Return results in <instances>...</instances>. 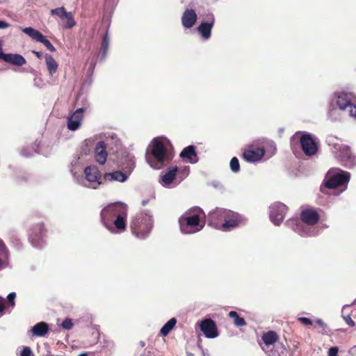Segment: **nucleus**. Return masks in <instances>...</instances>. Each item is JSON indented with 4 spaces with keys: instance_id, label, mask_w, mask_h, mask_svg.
<instances>
[{
    "instance_id": "f257e3e1",
    "label": "nucleus",
    "mask_w": 356,
    "mask_h": 356,
    "mask_svg": "<svg viewBox=\"0 0 356 356\" xmlns=\"http://www.w3.org/2000/svg\"><path fill=\"white\" fill-rule=\"evenodd\" d=\"M105 227L113 233H121L125 230L127 207L120 202L111 204L104 207L101 213Z\"/></svg>"
},
{
    "instance_id": "f03ea898",
    "label": "nucleus",
    "mask_w": 356,
    "mask_h": 356,
    "mask_svg": "<svg viewBox=\"0 0 356 356\" xmlns=\"http://www.w3.org/2000/svg\"><path fill=\"white\" fill-rule=\"evenodd\" d=\"M204 212L200 207H193L184 212L179 218L181 233L194 234L202 230L204 222L201 220Z\"/></svg>"
},
{
    "instance_id": "7ed1b4c3",
    "label": "nucleus",
    "mask_w": 356,
    "mask_h": 356,
    "mask_svg": "<svg viewBox=\"0 0 356 356\" xmlns=\"http://www.w3.org/2000/svg\"><path fill=\"white\" fill-rule=\"evenodd\" d=\"M149 148L150 152L147 154L146 161L152 168L161 169L171 161V156L167 152L163 142L160 139H153Z\"/></svg>"
},
{
    "instance_id": "20e7f679",
    "label": "nucleus",
    "mask_w": 356,
    "mask_h": 356,
    "mask_svg": "<svg viewBox=\"0 0 356 356\" xmlns=\"http://www.w3.org/2000/svg\"><path fill=\"white\" fill-rule=\"evenodd\" d=\"M302 222H297L294 230L302 236H312L316 234L314 228L310 225L316 224L319 218L318 213L314 209H305L301 213Z\"/></svg>"
},
{
    "instance_id": "39448f33",
    "label": "nucleus",
    "mask_w": 356,
    "mask_h": 356,
    "mask_svg": "<svg viewBox=\"0 0 356 356\" xmlns=\"http://www.w3.org/2000/svg\"><path fill=\"white\" fill-rule=\"evenodd\" d=\"M334 102L341 111L356 119V97L352 92H338L334 94Z\"/></svg>"
},
{
    "instance_id": "423d86ee",
    "label": "nucleus",
    "mask_w": 356,
    "mask_h": 356,
    "mask_svg": "<svg viewBox=\"0 0 356 356\" xmlns=\"http://www.w3.org/2000/svg\"><path fill=\"white\" fill-rule=\"evenodd\" d=\"M152 227V216L147 213L137 214L131 222L132 233L139 238H145Z\"/></svg>"
},
{
    "instance_id": "0eeeda50",
    "label": "nucleus",
    "mask_w": 356,
    "mask_h": 356,
    "mask_svg": "<svg viewBox=\"0 0 356 356\" xmlns=\"http://www.w3.org/2000/svg\"><path fill=\"white\" fill-rule=\"evenodd\" d=\"M277 335L273 331H269L263 334L261 340L264 345L261 344L262 350L267 353L269 356H286L287 351L282 344H279L275 346L276 350H273L272 346H274L275 343L277 340Z\"/></svg>"
},
{
    "instance_id": "6e6552de",
    "label": "nucleus",
    "mask_w": 356,
    "mask_h": 356,
    "mask_svg": "<svg viewBox=\"0 0 356 356\" xmlns=\"http://www.w3.org/2000/svg\"><path fill=\"white\" fill-rule=\"evenodd\" d=\"M350 179V174L339 168L330 169L326 175L325 186L328 188L345 186Z\"/></svg>"
},
{
    "instance_id": "1a4fd4ad",
    "label": "nucleus",
    "mask_w": 356,
    "mask_h": 356,
    "mask_svg": "<svg viewBox=\"0 0 356 356\" xmlns=\"http://www.w3.org/2000/svg\"><path fill=\"white\" fill-rule=\"evenodd\" d=\"M86 181L88 182L87 187L97 188L101 184V174L97 167L95 165L86 167L84 170Z\"/></svg>"
},
{
    "instance_id": "9d476101",
    "label": "nucleus",
    "mask_w": 356,
    "mask_h": 356,
    "mask_svg": "<svg viewBox=\"0 0 356 356\" xmlns=\"http://www.w3.org/2000/svg\"><path fill=\"white\" fill-rule=\"evenodd\" d=\"M287 211V207L281 203L276 202L270 207V218L275 225H280L283 221Z\"/></svg>"
},
{
    "instance_id": "9b49d317",
    "label": "nucleus",
    "mask_w": 356,
    "mask_h": 356,
    "mask_svg": "<svg viewBox=\"0 0 356 356\" xmlns=\"http://www.w3.org/2000/svg\"><path fill=\"white\" fill-rule=\"evenodd\" d=\"M245 222V218L237 213L229 211L225 222L221 225L219 230L227 232L238 227Z\"/></svg>"
},
{
    "instance_id": "f8f14e48",
    "label": "nucleus",
    "mask_w": 356,
    "mask_h": 356,
    "mask_svg": "<svg viewBox=\"0 0 356 356\" xmlns=\"http://www.w3.org/2000/svg\"><path fill=\"white\" fill-rule=\"evenodd\" d=\"M300 142L302 151L307 156H313L316 153L317 143L311 134H303L300 138Z\"/></svg>"
},
{
    "instance_id": "ddd939ff",
    "label": "nucleus",
    "mask_w": 356,
    "mask_h": 356,
    "mask_svg": "<svg viewBox=\"0 0 356 356\" xmlns=\"http://www.w3.org/2000/svg\"><path fill=\"white\" fill-rule=\"evenodd\" d=\"M229 210L217 208L209 214V225L215 229H220L221 225L225 222Z\"/></svg>"
},
{
    "instance_id": "4468645a",
    "label": "nucleus",
    "mask_w": 356,
    "mask_h": 356,
    "mask_svg": "<svg viewBox=\"0 0 356 356\" xmlns=\"http://www.w3.org/2000/svg\"><path fill=\"white\" fill-rule=\"evenodd\" d=\"M338 156L341 159L343 164L346 167H353L356 163L355 156L351 153L348 146L341 145L339 147Z\"/></svg>"
},
{
    "instance_id": "2eb2a0df",
    "label": "nucleus",
    "mask_w": 356,
    "mask_h": 356,
    "mask_svg": "<svg viewBox=\"0 0 356 356\" xmlns=\"http://www.w3.org/2000/svg\"><path fill=\"white\" fill-rule=\"evenodd\" d=\"M200 328L207 338L213 339L218 336L216 325L214 321L210 318L202 321L200 324Z\"/></svg>"
},
{
    "instance_id": "dca6fc26",
    "label": "nucleus",
    "mask_w": 356,
    "mask_h": 356,
    "mask_svg": "<svg viewBox=\"0 0 356 356\" xmlns=\"http://www.w3.org/2000/svg\"><path fill=\"white\" fill-rule=\"evenodd\" d=\"M84 108H79L76 109L70 116L67 118V128L71 131L77 130L81 126L83 120V113Z\"/></svg>"
},
{
    "instance_id": "f3484780",
    "label": "nucleus",
    "mask_w": 356,
    "mask_h": 356,
    "mask_svg": "<svg viewBox=\"0 0 356 356\" xmlns=\"http://www.w3.org/2000/svg\"><path fill=\"white\" fill-rule=\"evenodd\" d=\"M177 176V167L171 166L168 170L161 176L160 183L161 184L167 188L173 187V182L176 179Z\"/></svg>"
},
{
    "instance_id": "a211bd4d",
    "label": "nucleus",
    "mask_w": 356,
    "mask_h": 356,
    "mask_svg": "<svg viewBox=\"0 0 356 356\" xmlns=\"http://www.w3.org/2000/svg\"><path fill=\"white\" fill-rule=\"evenodd\" d=\"M263 148H257L255 149H247L243 152V159L248 162H257L261 160L264 155Z\"/></svg>"
},
{
    "instance_id": "6ab92c4d",
    "label": "nucleus",
    "mask_w": 356,
    "mask_h": 356,
    "mask_svg": "<svg viewBox=\"0 0 356 356\" xmlns=\"http://www.w3.org/2000/svg\"><path fill=\"white\" fill-rule=\"evenodd\" d=\"M106 145L104 142L100 141L97 143L95 149V158L97 163L103 165L106 163L107 152L106 151Z\"/></svg>"
},
{
    "instance_id": "aec40b11",
    "label": "nucleus",
    "mask_w": 356,
    "mask_h": 356,
    "mask_svg": "<svg viewBox=\"0 0 356 356\" xmlns=\"http://www.w3.org/2000/svg\"><path fill=\"white\" fill-rule=\"evenodd\" d=\"M214 24V17L210 15L208 18V22L202 23L197 27V31L204 39H208L211 36V31Z\"/></svg>"
},
{
    "instance_id": "412c9836",
    "label": "nucleus",
    "mask_w": 356,
    "mask_h": 356,
    "mask_svg": "<svg viewBox=\"0 0 356 356\" xmlns=\"http://www.w3.org/2000/svg\"><path fill=\"white\" fill-rule=\"evenodd\" d=\"M197 20V15L193 9H186L181 17V22L183 26L189 29L191 28Z\"/></svg>"
},
{
    "instance_id": "4be33fe9",
    "label": "nucleus",
    "mask_w": 356,
    "mask_h": 356,
    "mask_svg": "<svg viewBox=\"0 0 356 356\" xmlns=\"http://www.w3.org/2000/svg\"><path fill=\"white\" fill-rule=\"evenodd\" d=\"M180 156L190 163H195L197 161V156L195 148L191 145L184 148L181 152Z\"/></svg>"
},
{
    "instance_id": "5701e85b",
    "label": "nucleus",
    "mask_w": 356,
    "mask_h": 356,
    "mask_svg": "<svg viewBox=\"0 0 356 356\" xmlns=\"http://www.w3.org/2000/svg\"><path fill=\"white\" fill-rule=\"evenodd\" d=\"M49 330V327L48 324L42 321L36 323L33 327H32L30 332L32 333L33 336L42 337L48 333Z\"/></svg>"
},
{
    "instance_id": "b1692460",
    "label": "nucleus",
    "mask_w": 356,
    "mask_h": 356,
    "mask_svg": "<svg viewBox=\"0 0 356 356\" xmlns=\"http://www.w3.org/2000/svg\"><path fill=\"white\" fill-rule=\"evenodd\" d=\"M3 59L4 61L16 66H22L26 62L22 56L17 54H6L3 55Z\"/></svg>"
},
{
    "instance_id": "393cba45",
    "label": "nucleus",
    "mask_w": 356,
    "mask_h": 356,
    "mask_svg": "<svg viewBox=\"0 0 356 356\" xmlns=\"http://www.w3.org/2000/svg\"><path fill=\"white\" fill-rule=\"evenodd\" d=\"M128 178V175L121 171H115L113 172H107L104 175V179L106 181H117L120 182L125 181Z\"/></svg>"
},
{
    "instance_id": "a878e982",
    "label": "nucleus",
    "mask_w": 356,
    "mask_h": 356,
    "mask_svg": "<svg viewBox=\"0 0 356 356\" xmlns=\"http://www.w3.org/2000/svg\"><path fill=\"white\" fill-rule=\"evenodd\" d=\"M8 250L0 239V270L6 268L8 264Z\"/></svg>"
},
{
    "instance_id": "bb28decb",
    "label": "nucleus",
    "mask_w": 356,
    "mask_h": 356,
    "mask_svg": "<svg viewBox=\"0 0 356 356\" xmlns=\"http://www.w3.org/2000/svg\"><path fill=\"white\" fill-rule=\"evenodd\" d=\"M44 58L48 72L51 76H53L56 72L58 65L50 54H46Z\"/></svg>"
},
{
    "instance_id": "cd10ccee",
    "label": "nucleus",
    "mask_w": 356,
    "mask_h": 356,
    "mask_svg": "<svg viewBox=\"0 0 356 356\" xmlns=\"http://www.w3.org/2000/svg\"><path fill=\"white\" fill-rule=\"evenodd\" d=\"M29 241L35 248H42L44 244V240L41 232L38 234V233L33 232L29 236Z\"/></svg>"
},
{
    "instance_id": "c85d7f7f",
    "label": "nucleus",
    "mask_w": 356,
    "mask_h": 356,
    "mask_svg": "<svg viewBox=\"0 0 356 356\" xmlns=\"http://www.w3.org/2000/svg\"><path fill=\"white\" fill-rule=\"evenodd\" d=\"M177 323L175 318L170 319L161 329L160 332L163 336H166L173 329Z\"/></svg>"
},
{
    "instance_id": "c756f323",
    "label": "nucleus",
    "mask_w": 356,
    "mask_h": 356,
    "mask_svg": "<svg viewBox=\"0 0 356 356\" xmlns=\"http://www.w3.org/2000/svg\"><path fill=\"white\" fill-rule=\"evenodd\" d=\"M22 31L29 35L33 40L38 42L42 38V34L38 31L31 28L26 27L22 29Z\"/></svg>"
},
{
    "instance_id": "7c9ffc66",
    "label": "nucleus",
    "mask_w": 356,
    "mask_h": 356,
    "mask_svg": "<svg viewBox=\"0 0 356 356\" xmlns=\"http://www.w3.org/2000/svg\"><path fill=\"white\" fill-rule=\"evenodd\" d=\"M63 20L65 21L64 28L65 29H72L76 24L71 12H67L63 16Z\"/></svg>"
},
{
    "instance_id": "2f4dec72",
    "label": "nucleus",
    "mask_w": 356,
    "mask_h": 356,
    "mask_svg": "<svg viewBox=\"0 0 356 356\" xmlns=\"http://www.w3.org/2000/svg\"><path fill=\"white\" fill-rule=\"evenodd\" d=\"M229 316L230 318H233L234 321V324L236 326H244L246 325L245 320L243 318L238 316V314L234 311H231L229 313Z\"/></svg>"
},
{
    "instance_id": "473e14b6",
    "label": "nucleus",
    "mask_w": 356,
    "mask_h": 356,
    "mask_svg": "<svg viewBox=\"0 0 356 356\" xmlns=\"http://www.w3.org/2000/svg\"><path fill=\"white\" fill-rule=\"evenodd\" d=\"M108 46H109V40L108 38L107 35H106L104 37V38L102 40V58H104L106 56V53H107V51L108 49Z\"/></svg>"
},
{
    "instance_id": "72a5a7b5",
    "label": "nucleus",
    "mask_w": 356,
    "mask_h": 356,
    "mask_svg": "<svg viewBox=\"0 0 356 356\" xmlns=\"http://www.w3.org/2000/svg\"><path fill=\"white\" fill-rule=\"evenodd\" d=\"M230 168L232 172H238L240 170V165L238 160L236 157H233L229 163Z\"/></svg>"
},
{
    "instance_id": "f704fd0d",
    "label": "nucleus",
    "mask_w": 356,
    "mask_h": 356,
    "mask_svg": "<svg viewBox=\"0 0 356 356\" xmlns=\"http://www.w3.org/2000/svg\"><path fill=\"white\" fill-rule=\"evenodd\" d=\"M189 174V167L186 166L183 168H177V176L180 177L179 182L182 181Z\"/></svg>"
},
{
    "instance_id": "c9c22d12",
    "label": "nucleus",
    "mask_w": 356,
    "mask_h": 356,
    "mask_svg": "<svg viewBox=\"0 0 356 356\" xmlns=\"http://www.w3.org/2000/svg\"><path fill=\"white\" fill-rule=\"evenodd\" d=\"M66 13L67 11L64 7H60L51 10L52 15H58L61 19H63V16Z\"/></svg>"
},
{
    "instance_id": "e433bc0d",
    "label": "nucleus",
    "mask_w": 356,
    "mask_h": 356,
    "mask_svg": "<svg viewBox=\"0 0 356 356\" xmlns=\"http://www.w3.org/2000/svg\"><path fill=\"white\" fill-rule=\"evenodd\" d=\"M40 42L42 43L49 51L54 52L56 51V48L51 44V43L45 38V37L42 35V38L39 40Z\"/></svg>"
},
{
    "instance_id": "4c0bfd02",
    "label": "nucleus",
    "mask_w": 356,
    "mask_h": 356,
    "mask_svg": "<svg viewBox=\"0 0 356 356\" xmlns=\"http://www.w3.org/2000/svg\"><path fill=\"white\" fill-rule=\"evenodd\" d=\"M73 323L71 319L66 318L63 321V322L61 324V326L63 329L70 330L73 327Z\"/></svg>"
},
{
    "instance_id": "58836bf2",
    "label": "nucleus",
    "mask_w": 356,
    "mask_h": 356,
    "mask_svg": "<svg viewBox=\"0 0 356 356\" xmlns=\"http://www.w3.org/2000/svg\"><path fill=\"white\" fill-rule=\"evenodd\" d=\"M21 356H33L31 348L29 346H24L21 352Z\"/></svg>"
},
{
    "instance_id": "ea45409f",
    "label": "nucleus",
    "mask_w": 356,
    "mask_h": 356,
    "mask_svg": "<svg viewBox=\"0 0 356 356\" xmlns=\"http://www.w3.org/2000/svg\"><path fill=\"white\" fill-rule=\"evenodd\" d=\"M342 317L343 318V320L345 321V322L348 325H350V327H354L355 323V322L351 319L350 318V314H348L346 316H344V315H342Z\"/></svg>"
},
{
    "instance_id": "a19ab883",
    "label": "nucleus",
    "mask_w": 356,
    "mask_h": 356,
    "mask_svg": "<svg viewBox=\"0 0 356 356\" xmlns=\"http://www.w3.org/2000/svg\"><path fill=\"white\" fill-rule=\"evenodd\" d=\"M339 348L337 347H331L328 350V356H338Z\"/></svg>"
},
{
    "instance_id": "79ce46f5",
    "label": "nucleus",
    "mask_w": 356,
    "mask_h": 356,
    "mask_svg": "<svg viewBox=\"0 0 356 356\" xmlns=\"http://www.w3.org/2000/svg\"><path fill=\"white\" fill-rule=\"evenodd\" d=\"M15 296H16V294H15V293H14V292H12V293H9V294L8 295V296H7L8 300V301H9V302H10V305H11V306H13V305H14V304H15V303H14V300H15Z\"/></svg>"
},
{
    "instance_id": "37998d69",
    "label": "nucleus",
    "mask_w": 356,
    "mask_h": 356,
    "mask_svg": "<svg viewBox=\"0 0 356 356\" xmlns=\"http://www.w3.org/2000/svg\"><path fill=\"white\" fill-rule=\"evenodd\" d=\"M135 167L134 161L132 158L129 159V163L127 164V167H126L129 172L132 171Z\"/></svg>"
},
{
    "instance_id": "c03bdc74",
    "label": "nucleus",
    "mask_w": 356,
    "mask_h": 356,
    "mask_svg": "<svg viewBox=\"0 0 356 356\" xmlns=\"http://www.w3.org/2000/svg\"><path fill=\"white\" fill-rule=\"evenodd\" d=\"M299 321L307 325H310L312 324V321L309 318L306 317H300L299 318Z\"/></svg>"
},
{
    "instance_id": "a18cd8bd",
    "label": "nucleus",
    "mask_w": 356,
    "mask_h": 356,
    "mask_svg": "<svg viewBox=\"0 0 356 356\" xmlns=\"http://www.w3.org/2000/svg\"><path fill=\"white\" fill-rule=\"evenodd\" d=\"M9 26V24L5 21L0 20V29H4Z\"/></svg>"
},
{
    "instance_id": "49530a36",
    "label": "nucleus",
    "mask_w": 356,
    "mask_h": 356,
    "mask_svg": "<svg viewBox=\"0 0 356 356\" xmlns=\"http://www.w3.org/2000/svg\"><path fill=\"white\" fill-rule=\"evenodd\" d=\"M33 150H31V152H29V153H26L24 151L22 152V155L25 156H31L33 155Z\"/></svg>"
},
{
    "instance_id": "de8ad7c7",
    "label": "nucleus",
    "mask_w": 356,
    "mask_h": 356,
    "mask_svg": "<svg viewBox=\"0 0 356 356\" xmlns=\"http://www.w3.org/2000/svg\"><path fill=\"white\" fill-rule=\"evenodd\" d=\"M356 304V299L350 304V305H345L343 308H342V312H343V310L345 309V308L346 307H349V306H351V305H354Z\"/></svg>"
},
{
    "instance_id": "09e8293b",
    "label": "nucleus",
    "mask_w": 356,
    "mask_h": 356,
    "mask_svg": "<svg viewBox=\"0 0 356 356\" xmlns=\"http://www.w3.org/2000/svg\"><path fill=\"white\" fill-rule=\"evenodd\" d=\"M33 53L38 58H40L42 56V53L36 51H33Z\"/></svg>"
},
{
    "instance_id": "8fccbe9b",
    "label": "nucleus",
    "mask_w": 356,
    "mask_h": 356,
    "mask_svg": "<svg viewBox=\"0 0 356 356\" xmlns=\"http://www.w3.org/2000/svg\"><path fill=\"white\" fill-rule=\"evenodd\" d=\"M316 323L321 327H323L324 326V323L323 321L321 320V319H318L316 321Z\"/></svg>"
},
{
    "instance_id": "3c124183",
    "label": "nucleus",
    "mask_w": 356,
    "mask_h": 356,
    "mask_svg": "<svg viewBox=\"0 0 356 356\" xmlns=\"http://www.w3.org/2000/svg\"><path fill=\"white\" fill-rule=\"evenodd\" d=\"M5 54H3L2 52V44H1V42L0 41V58H3V55H4Z\"/></svg>"
},
{
    "instance_id": "603ef678",
    "label": "nucleus",
    "mask_w": 356,
    "mask_h": 356,
    "mask_svg": "<svg viewBox=\"0 0 356 356\" xmlns=\"http://www.w3.org/2000/svg\"><path fill=\"white\" fill-rule=\"evenodd\" d=\"M270 147L273 148V154H274L275 151V145L273 143H272V144H270Z\"/></svg>"
},
{
    "instance_id": "864d4df0",
    "label": "nucleus",
    "mask_w": 356,
    "mask_h": 356,
    "mask_svg": "<svg viewBox=\"0 0 356 356\" xmlns=\"http://www.w3.org/2000/svg\"><path fill=\"white\" fill-rule=\"evenodd\" d=\"M78 356H88V353H83L79 355Z\"/></svg>"
},
{
    "instance_id": "5fc2aeb1",
    "label": "nucleus",
    "mask_w": 356,
    "mask_h": 356,
    "mask_svg": "<svg viewBox=\"0 0 356 356\" xmlns=\"http://www.w3.org/2000/svg\"><path fill=\"white\" fill-rule=\"evenodd\" d=\"M79 161V158L74 161V163H72V165H76L78 163Z\"/></svg>"
},
{
    "instance_id": "6e6d98bb",
    "label": "nucleus",
    "mask_w": 356,
    "mask_h": 356,
    "mask_svg": "<svg viewBox=\"0 0 356 356\" xmlns=\"http://www.w3.org/2000/svg\"><path fill=\"white\" fill-rule=\"evenodd\" d=\"M71 172H73V173H76V168H72V169L71 170Z\"/></svg>"
},
{
    "instance_id": "4d7b16f0",
    "label": "nucleus",
    "mask_w": 356,
    "mask_h": 356,
    "mask_svg": "<svg viewBox=\"0 0 356 356\" xmlns=\"http://www.w3.org/2000/svg\"><path fill=\"white\" fill-rule=\"evenodd\" d=\"M188 356H193V355L191 353L188 355Z\"/></svg>"
}]
</instances>
